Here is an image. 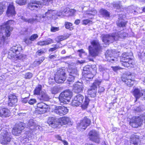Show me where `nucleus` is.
Masks as SVG:
<instances>
[{"label":"nucleus","mask_w":145,"mask_h":145,"mask_svg":"<svg viewBox=\"0 0 145 145\" xmlns=\"http://www.w3.org/2000/svg\"><path fill=\"white\" fill-rule=\"evenodd\" d=\"M52 42H53L52 40L49 38L46 40L39 41L37 42V44L38 45L40 46H46Z\"/></svg>","instance_id":"nucleus-27"},{"label":"nucleus","mask_w":145,"mask_h":145,"mask_svg":"<svg viewBox=\"0 0 145 145\" xmlns=\"http://www.w3.org/2000/svg\"><path fill=\"white\" fill-rule=\"evenodd\" d=\"M76 12V10L74 9H70L69 8H66L64 10V12L66 14H67L68 15H74Z\"/></svg>","instance_id":"nucleus-32"},{"label":"nucleus","mask_w":145,"mask_h":145,"mask_svg":"<svg viewBox=\"0 0 145 145\" xmlns=\"http://www.w3.org/2000/svg\"><path fill=\"white\" fill-rule=\"evenodd\" d=\"M94 75V74H92L90 72V73H88V74H85L83 76L86 79H90L93 78Z\"/></svg>","instance_id":"nucleus-38"},{"label":"nucleus","mask_w":145,"mask_h":145,"mask_svg":"<svg viewBox=\"0 0 145 145\" xmlns=\"http://www.w3.org/2000/svg\"><path fill=\"white\" fill-rule=\"evenodd\" d=\"M127 34L122 32H119L116 33H112L111 35L102 34L101 36L103 41L106 44L113 42L114 40H117L119 37L123 38L125 37Z\"/></svg>","instance_id":"nucleus-1"},{"label":"nucleus","mask_w":145,"mask_h":145,"mask_svg":"<svg viewBox=\"0 0 145 145\" xmlns=\"http://www.w3.org/2000/svg\"><path fill=\"white\" fill-rule=\"evenodd\" d=\"M26 57V56L23 54H20L19 56H16V58L20 60H23Z\"/></svg>","instance_id":"nucleus-46"},{"label":"nucleus","mask_w":145,"mask_h":145,"mask_svg":"<svg viewBox=\"0 0 145 145\" xmlns=\"http://www.w3.org/2000/svg\"><path fill=\"white\" fill-rule=\"evenodd\" d=\"M59 120V122L61 125L67 124L70 122V120L69 118L65 117L61 118Z\"/></svg>","instance_id":"nucleus-30"},{"label":"nucleus","mask_w":145,"mask_h":145,"mask_svg":"<svg viewBox=\"0 0 145 145\" xmlns=\"http://www.w3.org/2000/svg\"><path fill=\"white\" fill-rule=\"evenodd\" d=\"M32 76L33 74L32 73L28 72L24 74V78L26 79H30L32 77Z\"/></svg>","instance_id":"nucleus-44"},{"label":"nucleus","mask_w":145,"mask_h":145,"mask_svg":"<svg viewBox=\"0 0 145 145\" xmlns=\"http://www.w3.org/2000/svg\"><path fill=\"white\" fill-rule=\"evenodd\" d=\"M97 87L96 86H91L88 91V94L91 97H94L96 96Z\"/></svg>","instance_id":"nucleus-20"},{"label":"nucleus","mask_w":145,"mask_h":145,"mask_svg":"<svg viewBox=\"0 0 145 145\" xmlns=\"http://www.w3.org/2000/svg\"><path fill=\"white\" fill-rule=\"evenodd\" d=\"M57 121L56 119L54 117H50L47 121V123L50 125L55 124Z\"/></svg>","instance_id":"nucleus-31"},{"label":"nucleus","mask_w":145,"mask_h":145,"mask_svg":"<svg viewBox=\"0 0 145 145\" xmlns=\"http://www.w3.org/2000/svg\"><path fill=\"white\" fill-rule=\"evenodd\" d=\"M75 77H76V76H72V75H69V76L68 79V80L69 82H74V81Z\"/></svg>","instance_id":"nucleus-49"},{"label":"nucleus","mask_w":145,"mask_h":145,"mask_svg":"<svg viewBox=\"0 0 145 145\" xmlns=\"http://www.w3.org/2000/svg\"><path fill=\"white\" fill-rule=\"evenodd\" d=\"M41 86L39 85L36 88L35 90V94L39 95L41 92Z\"/></svg>","instance_id":"nucleus-36"},{"label":"nucleus","mask_w":145,"mask_h":145,"mask_svg":"<svg viewBox=\"0 0 145 145\" xmlns=\"http://www.w3.org/2000/svg\"><path fill=\"white\" fill-rule=\"evenodd\" d=\"M105 90V89L104 87L102 86H99V88L98 92L99 93H101L103 92Z\"/></svg>","instance_id":"nucleus-56"},{"label":"nucleus","mask_w":145,"mask_h":145,"mask_svg":"<svg viewBox=\"0 0 145 145\" xmlns=\"http://www.w3.org/2000/svg\"><path fill=\"white\" fill-rule=\"evenodd\" d=\"M41 3L40 1H33L29 3L28 5L29 8L30 9H34L40 7Z\"/></svg>","instance_id":"nucleus-21"},{"label":"nucleus","mask_w":145,"mask_h":145,"mask_svg":"<svg viewBox=\"0 0 145 145\" xmlns=\"http://www.w3.org/2000/svg\"><path fill=\"white\" fill-rule=\"evenodd\" d=\"M22 49L21 46L20 45L12 46L8 52V58L11 59L15 57L19 54L20 52L22 50Z\"/></svg>","instance_id":"nucleus-6"},{"label":"nucleus","mask_w":145,"mask_h":145,"mask_svg":"<svg viewBox=\"0 0 145 145\" xmlns=\"http://www.w3.org/2000/svg\"><path fill=\"white\" fill-rule=\"evenodd\" d=\"M28 98L27 97H25L24 99H23L22 100V102L24 103H27L28 100L27 99Z\"/></svg>","instance_id":"nucleus-63"},{"label":"nucleus","mask_w":145,"mask_h":145,"mask_svg":"<svg viewBox=\"0 0 145 145\" xmlns=\"http://www.w3.org/2000/svg\"><path fill=\"white\" fill-rule=\"evenodd\" d=\"M91 120L87 117H85L84 118L80 121V123L77 124V128L78 129H85L86 127L90 124Z\"/></svg>","instance_id":"nucleus-11"},{"label":"nucleus","mask_w":145,"mask_h":145,"mask_svg":"<svg viewBox=\"0 0 145 145\" xmlns=\"http://www.w3.org/2000/svg\"><path fill=\"white\" fill-rule=\"evenodd\" d=\"M97 13V11L94 9H92L90 10H87L86 11L85 13L84 14V18L86 17V16L85 15H87L88 17L91 18L92 17L90 16H93L96 14Z\"/></svg>","instance_id":"nucleus-28"},{"label":"nucleus","mask_w":145,"mask_h":145,"mask_svg":"<svg viewBox=\"0 0 145 145\" xmlns=\"http://www.w3.org/2000/svg\"><path fill=\"white\" fill-rule=\"evenodd\" d=\"M84 99V97L82 95L80 94H78L74 97L72 100V105L73 106H76L81 105L82 108L85 109L87 107L89 100L88 99L86 98L83 103Z\"/></svg>","instance_id":"nucleus-2"},{"label":"nucleus","mask_w":145,"mask_h":145,"mask_svg":"<svg viewBox=\"0 0 145 145\" xmlns=\"http://www.w3.org/2000/svg\"><path fill=\"white\" fill-rule=\"evenodd\" d=\"M122 80L129 87L132 86L134 83V81L131 79V76H128L127 78H122Z\"/></svg>","instance_id":"nucleus-25"},{"label":"nucleus","mask_w":145,"mask_h":145,"mask_svg":"<svg viewBox=\"0 0 145 145\" xmlns=\"http://www.w3.org/2000/svg\"><path fill=\"white\" fill-rule=\"evenodd\" d=\"M144 91H140L138 89H136L134 90L133 93L136 100L142 96L143 97V98L145 99V97L144 96Z\"/></svg>","instance_id":"nucleus-23"},{"label":"nucleus","mask_w":145,"mask_h":145,"mask_svg":"<svg viewBox=\"0 0 145 145\" xmlns=\"http://www.w3.org/2000/svg\"><path fill=\"white\" fill-rule=\"evenodd\" d=\"M55 137L57 139L61 140V141H62V140L61 139V137L59 135H56Z\"/></svg>","instance_id":"nucleus-64"},{"label":"nucleus","mask_w":145,"mask_h":145,"mask_svg":"<svg viewBox=\"0 0 145 145\" xmlns=\"http://www.w3.org/2000/svg\"><path fill=\"white\" fill-rule=\"evenodd\" d=\"M66 39L65 37L63 36H60L57 37L55 39V40L57 42H59L60 41Z\"/></svg>","instance_id":"nucleus-42"},{"label":"nucleus","mask_w":145,"mask_h":145,"mask_svg":"<svg viewBox=\"0 0 145 145\" xmlns=\"http://www.w3.org/2000/svg\"><path fill=\"white\" fill-rule=\"evenodd\" d=\"M72 94V92L69 90H66L61 93L59 96L61 105L68 103L70 101Z\"/></svg>","instance_id":"nucleus-4"},{"label":"nucleus","mask_w":145,"mask_h":145,"mask_svg":"<svg viewBox=\"0 0 145 145\" xmlns=\"http://www.w3.org/2000/svg\"><path fill=\"white\" fill-rule=\"evenodd\" d=\"M57 55H52L50 56L49 58L50 59H54L56 58Z\"/></svg>","instance_id":"nucleus-62"},{"label":"nucleus","mask_w":145,"mask_h":145,"mask_svg":"<svg viewBox=\"0 0 145 145\" xmlns=\"http://www.w3.org/2000/svg\"><path fill=\"white\" fill-rule=\"evenodd\" d=\"M60 43L57 42L56 44L54 45H52V46H54V47L56 49H57L61 48L62 47V46H60Z\"/></svg>","instance_id":"nucleus-55"},{"label":"nucleus","mask_w":145,"mask_h":145,"mask_svg":"<svg viewBox=\"0 0 145 145\" xmlns=\"http://www.w3.org/2000/svg\"><path fill=\"white\" fill-rule=\"evenodd\" d=\"M27 127L31 130H38L40 129V126L37 125L36 122L32 119L30 120L27 124Z\"/></svg>","instance_id":"nucleus-17"},{"label":"nucleus","mask_w":145,"mask_h":145,"mask_svg":"<svg viewBox=\"0 0 145 145\" xmlns=\"http://www.w3.org/2000/svg\"><path fill=\"white\" fill-rule=\"evenodd\" d=\"M113 70L115 72H116L118 70H120L121 69H123V68H121L119 66H115L112 67Z\"/></svg>","instance_id":"nucleus-52"},{"label":"nucleus","mask_w":145,"mask_h":145,"mask_svg":"<svg viewBox=\"0 0 145 145\" xmlns=\"http://www.w3.org/2000/svg\"><path fill=\"white\" fill-rule=\"evenodd\" d=\"M128 54L127 53H123L122 54L120 59V61L122 62V65L126 67H129L132 64L131 58L128 55Z\"/></svg>","instance_id":"nucleus-8"},{"label":"nucleus","mask_w":145,"mask_h":145,"mask_svg":"<svg viewBox=\"0 0 145 145\" xmlns=\"http://www.w3.org/2000/svg\"><path fill=\"white\" fill-rule=\"evenodd\" d=\"M37 109L35 111V113L41 114L45 113L48 110V106L45 103L40 102L37 104Z\"/></svg>","instance_id":"nucleus-9"},{"label":"nucleus","mask_w":145,"mask_h":145,"mask_svg":"<svg viewBox=\"0 0 145 145\" xmlns=\"http://www.w3.org/2000/svg\"><path fill=\"white\" fill-rule=\"evenodd\" d=\"M10 110L7 108L2 107H0V117L3 118H7L10 116Z\"/></svg>","instance_id":"nucleus-16"},{"label":"nucleus","mask_w":145,"mask_h":145,"mask_svg":"<svg viewBox=\"0 0 145 145\" xmlns=\"http://www.w3.org/2000/svg\"><path fill=\"white\" fill-rule=\"evenodd\" d=\"M21 18L24 21L31 24H33L35 20L34 18L27 19L23 17H22Z\"/></svg>","instance_id":"nucleus-35"},{"label":"nucleus","mask_w":145,"mask_h":145,"mask_svg":"<svg viewBox=\"0 0 145 145\" xmlns=\"http://www.w3.org/2000/svg\"><path fill=\"white\" fill-rule=\"evenodd\" d=\"M28 28H23L20 32V33L22 35H26L27 33Z\"/></svg>","instance_id":"nucleus-47"},{"label":"nucleus","mask_w":145,"mask_h":145,"mask_svg":"<svg viewBox=\"0 0 145 145\" xmlns=\"http://www.w3.org/2000/svg\"><path fill=\"white\" fill-rule=\"evenodd\" d=\"M101 82L98 80H96L95 82L93 83L92 86H96L99 85L100 84Z\"/></svg>","instance_id":"nucleus-59"},{"label":"nucleus","mask_w":145,"mask_h":145,"mask_svg":"<svg viewBox=\"0 0 145 145\" xmlns=\"http://www.w3.org/2000/svg\"><path fill=\"white\" fill-rule=\"evenodd\" d=\"M37 102V101L36 99H31L29 101L28 103L30 105H32L36 103Z\"/></svg>","instance_id":"nucleus-54"},{"label":"nucleus","mask_w":145,"mask_h":145,"mask_svg":"<svg viewBox=\"0 0 145 145\" xmlns=\"http://www.w3.org/2000/svg\"><path fill=\"white\" fill-rule=\"evenodd\" d=\"M110 53V52L109 51H107L106 52L105 54L106 57V58H108V60H109L110 61L111 60L114 61L115 60L114 59L111 58L110 55L109 54V53Z\"/></svg>","instance_id":"nucleus-45"},{"label":"nucleus","mask_w":145,"mask_h":145,"mask_svg":"<svg viewBox=\"0 0 145 145\" xmlns=\"http://www.w3.org/2000/svg\"><path fill=\"white\" fill-rule=\"evenodd\" d=\"M15 7L12 4H10L8 6L7 11V14L8 16H14L16 14Z\"/></svg>","instance_id":"nucleus-19"},{"label":"nucleus","mask_w":145,"mask_h":145,"mask_svg":"<svg viewBox=\"0 0 145 145\" xmlns=\"http://www.w3.org/2000/svg\"><path fill=\"white\" fill-rule=\"evenodd\" d=\"M100 12L103 16L105 17H109L110 16L109 13L107 10L102 9L100 11Z\"/></svg>","instance_id":"nucleus-33"},{"label":"nucleus","mask_w":145,"mask_h":145,"mask_svg":"<svg viewBox=\"0 0 145 145\" xmlns=\"http://www.w3.org/2000/svg\"><path fill=\"white\" fill-rule=\"evenodd\" d=\"M44 59L43 58L42 59H41V60L40 61H35L34 62V63L36 64L37 65H38L41 64V63L43 61Z\"/></svg>","instance_id":"nucleus-58"},{"label":"nucleus","mask_w":145,"mask_h":145,"mask_svg":"<svg viewBox=\"0 0 145 145\" xmlns=\"http://www.w3.org/2000/svg\"><path fill=\"white\" fill-rule=\"evenodd\" d=\"M69 75H72V76L77 77L78 76V73L77 70L76 69H72L69 73Z\"/></svg>","instance_id":"nucleus-39"},{"label":"nucleus","mask_w":145,"mask_h":145,"mask_svg":"<svg viewBox=\"0 0 145 145\" xmlns=\"http://www.w3.org/2000/svg\"><path fill=\"white\" fill-rule=\"evenodd\" d=\"M120 2H118L114 4V7L117 9H119L121 7Z\"/></svg>","instance_id":"nucleus-53"},{"label":"nucleus","mask_w":145,"mask_h":145,"mask_svg":"<svg viewBox=\"0 0 145 145\" xmlns=\"http://www.w3.org/2000/svg\"><path fill=\"white\" fill-rule=\"evenodd\" d=\"M59 89L57 86L54 87L51 89V93L53 94H55L59 92Z\"/></svg>","instance_id":"nucleus-37"},{"label":"nucleus","mask_w":145,"mask_h":145,"mask_svg":"<svg viewBox=\"0 0 145 145\" xmlns=\"http://www.w3.org/2000/svg\"><path fill=\"white\" fill-rule=\"evenodd\" d=\"M68 111V110L67 108L63 106H56L54 110L55 113L61 115L66 114Z\"/></svg>","instance_id":"nucleus-14"},{"label":"nucleus","mask_w":145,"mask_h":145,"mask_svg":"<svg viewBox=\"0 0 145 145\" xmlns=\"http://www.w3.org/2000/svg\"><path fill=\"white\" fill-rule=\"evenodd\" d=\"M91 22V21L87 19L83 20V24L86 25Z\"/></svg>","instance_id":"nucleus-61"},{"label":"nucleus","mask_w":145,"mask_h":145,"mask_svg":"<svg viewBox=\"0 0 145 145\" xmlns=\"http://www.w3.org/2000/svg\"><path fill=\"white\" fill-rule=\"evenodd\" d=\"M25 125V123L21 122H19L16 124L13 129L12 131V134L15 135H18L24 129Z\"/></svg>","instance_id":"nucleus-10"},{"label":"nucleus","mask_w":145,"mask_h":145,"mask_svg":"<svg viewBox=\"0 0 145 145\" xmlns=\"http://www.w3.org/2000/svg\"><path fill=\"white\" fill-rule=\"evenodd\" d=\"M65 28L67 29H69L70 30H71L72 26V24L71 23L68 22H66L65 23Z\"/></svg>","instance_id":"nucleus-43"},{"label":"nucleus","mask_w":145,"mask_h":145,"mask_svg":"<svg viewBox=\"0 0 145 145\" xmlns=\"http://www.w3.org/2000/svg\"><path fill=\"white\" fill-rule=\"evenodd\" d=\"M89 139L96 143H99L100 138L98 133L95 130L90 131L89 133Z\"/></svg>","instance_id":"nucleus-12"},{"label":"nucleus","mask_w":145,"mask_h":145,"mask_svg":"<svg viewBox=\"0 0 145 145\" xmlns=\"http://www.w3.org/2000/svg\"><path fill=\"white\" fill-rule=\"evenodd\" d=\"M38 37V35L37 34H33L30 37V40L31 41H33Z\"/></svg>","instance_id":"nucleus-48"},{"label":"nucleus","mask_w":145,"mask_h":145,"mask_svg":"<svg viewBox=\"0 0 145 145\" xmlns=\"http://www.w3.org/2000/svg\"><path fill=\"white\" fill-rule=\"evenodd\" d=\"M90 71L88 66H85L84 67L82 72L83 75L87 74L88 73H90Z\"/></svg>","instance_id":"nucleus-41"},{"label":"nucleus","mask_w":145,"mask_h":145,"mask_svg":"<svg viewBox=\"0 0 145 145\" xmlns=\"http://www.w3.org/2000/svg\"><path fill=\"white\" fill-rule=\"evenodd\" d=\"M83 89L82 84L80 82H78L74 86L73 90L75 93H78L82 91Z\"/></svg>","instance_id":"nucleus-22"},{"label":"nucleus","mask_w":145,"mask_h":145,"mask_svg":"<svg viewBox=\"0 0 145 145\" xmlns=\"http://www.w3.org/2000/svg\"><path fill=\"white\" fill-rule=\"evenodd\" d=\"M3 28H1V26L0 27V38L1 40V42H4L5 40H6L7 38L6 37H5L3 35V31L2 29Z\"/></svg>","instance_id":"nucleus-34"},{"label":"nucleus","mask_w":145,"mask_h":145,"mask_svg":"<svg viewBox=\"0 0 145 145\" xmlns=\"http://www.w3.org/2000/svg\"><path fill=\"white\" fill-rule=\"evenodd\" d=\"M11 139V137H10L8 134H7L5 136L3 137L1 143L4 145L7 144L10 141Z\"/></svg>","instance_id":"nucleus-29"},{"label":"nucleus","mask_w":145,"mask_h":145,"mask_svg":"<svg viewBox=\"0 0 145 145\" xmlns=\"http://www.w3.org/2000/svg\"><path fill=\"white\" fill-rule=\"evenodd\" d=\"M91 46L89 47V51L90 54L93 57H95L97 56L99 51L101 49L98 40H93L91 42Z\"/></svg>","instance_id":"nucleus-3"},{"label":"nucleus","mask_w":145,"mask_h":145,"mask_svg":"<svg viewBox=\"0 0 145 145\" xmlns=\"http://www.w3.org/2000/svg\"><path fill=\"white\" fill-rule=\"evenodd\" d=\"M18 99L16 96L14 94H10L8 96V106H12L16 105Z\"/></svg>","instance_id":"nucleus-15"},{"label":"nucleus","mask_w":145,"mask_h":145,"mask_svg":"<svg viewBox=\"0 0 145 145\" xmlns=\"http://www.w3.org/2000/svg\"><path fill=\"white\" fill-rule=\"evenodd\" d=\"M24 41L27 44H29L31 43V41L30 40V38L29 39L25 38L24 39Z\"/></svg>","instance_id":"nucleus-60"},{"label":"nucleus","mask_w":145,"mask_h":145,"mask_svg":"<svg viewBox=\"0 0 145 145\" xmlns=\"http://www.w3.org/2000/svg\"><path fill=\"white\" fill-rule=\"evenodd\" d=\"M14 23L13 20H10L5 22L1 26V28H3V30L5 29V33L6 37H8L10 36V33L13 29L12 27H10V25Z\"/></svg>","instance_id":"nucleus-7"},{"label":"nucleus","mask_w":145,"mask_h":145,"mask_svg":"<svg viewBox=\"0 0 145 145\" xmlns=\"http://www.w3.org/2000/svg\"><path fill=\"white\" fill-rule=\"evenodd\" d=\"M44 50L43 49H41L38 50L36 52V54L37 55L40 56L42 54L45 53Z\"/></svg>","instance_id":"nucleus-50"},{"label":"nucleus","mask_w":145,"mask_h":145,"mask_svg":"<svg viewBox=\"0 0 145 145\" xmlns=\"http://www.w3.org/2000/svg\"><path fill=\"white\" fill-rule=\"evenodd\" d=\"M27 0H16V3L20 5H25Z\"/></svg>","instance_id":"nucleus-40"},{"label":"nucleus","mask_w":145,"mask_h":145,"mask_svg":"<svg viewBox=\"0 0 145 145\" xmlns=\"http://www.w3.org/2000/svg\"><path fill=\"white\" fill-rule=\"evenodd\" d=\"M122 17V15H120L118 20L117 22V26L119 27H123L125 26L127 22L121 18Z\"/></svg>","instance_id":"nucleus-26"},{"label":"nucleus","mask_w":145,"mask_h":145,"mask_svg":"<svg viewBox=\"0 0 145 145\" xmlns=\"http://www.w3.org/2000/svg\"><path fill=\"white\" fill-rule=\"evenodd\" d=\"M50 30L52 32H56L59 30V27H52Z\"/></svg>","instance_id":"nucleus-51"},{"label":"nucleus","mask_w":145,"mask_h":145,"mask_svg":"<svg viewBox=\"0 0 145 145\" xmlns=\"http://www.w3.org/2000/svg\"><path fill=\"white\" fill-rule=\"evenodd\" d=\"M54 10H48L44 15H41L39 17H37L36 19L39 22H41L46 20V18L49 19L52 17L54 15Z\"/></svg>","instance_id":"nucleus-13"},{"label":"nucleus","mask_w":145,"mask_h":145,"mask_svg":"<svg viewBox=\"0 0 145 145\" xmlns=\"http://www.w3.org/2000/svg\"><path fill=\"white\" fill-rule=\"evenodd\" d=\"M38 98L40 101H47L49 100V97L45 91H41Z\"/></svg>","instance_id":"nucleus-24"},{"label":"nucleus","mask_w":145,"mask_h":145,"mask_svg":"<svg viewBox=\"0 0 145 145\" xmlns=\"http://www.w3.org/2000/svg\"><path fill=\"white\" fill-rule=\"evenodd\" d=\"M65 70L64 69L59 68L55 74L54 78L56 82L58 83H63L65 80Z\"/></svg>","instance_id":"nucleus-5"},{"label":"nucleus","mask_w":145,"mask_h":145,"mask_svg":"<svg viewBox=\"0 0 145 145\" xmlns=\"http://www.w3.org/2000/svg\"><path fill=\"white\" fill-rule=\"evenodd\" d=\"M143 106H140L138 107H137L135 109V111H140L143 110Z\"/></svg>","instance_id":"nucleus-57"},{"label":"nucleus","mask_w":145,"mask_h":145,"mask_svg":"<svg viewBox=\"0 0 145 145\" xmlns=\"http://www.w3.org/2000/svg\"><path fill=\"white\" fill-rule=\"evenodd\" d=\"M130 143L131 145H140V142L139 137L133 134L130 137Z\"/></svg>","instance_id":"nucleus-18"}]
</instances>
